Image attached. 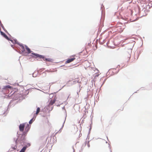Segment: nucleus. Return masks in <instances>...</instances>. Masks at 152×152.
<instances>
[{
  "instance_id": "nucleus-15",
  "label": "nucleus",
  "mask_w": 152,
  "mask_h": 152,
  "mask_svg": "<svg viewBox=\"0 0 152 152\" xmlns=\"http://www.w3.org/2000/svg\"><path fill=\"white\" fill-rule=\"evenodd\" d=\"M40 109L39 107H38L37 108V112H36V114H37L39 113L40 111Z\"/></svg>"
},
{
  "instance_id": "nucleus-14",
  "label": "nucleus",
  "mask_w": 152,
  "mask_h": 152,
  "mask_svg": "<svg viewBox=\"0 0 152 152\" xmlns=\"http://www.w3.org/2000/svg\"><path fill=\"white\" fill-rule=\"evenodd\" d=\"M26 147H23V148L21 150L20 152H25L26 150Z\"/></svg>"
},
{
  "instance_id": "nucleus-3",
  "label": "nucleus",
  "mask_w": 152,
  "mask_h": 152,
  "mask_svg": "<svg viewBox=\"0 0 152 152\" xmlns=\"http://www.w3.org/2000/svg\"><path fill=\"white\" fill-rule=\"evenodd\" d=\"M75 55H72L70 57V58L67 59L66 61L65 62L66 64L72 62L75 60L76 59Z\"/></svg>"
},
{
  "instance_id": "nucleus-6",
  "label": "nucleus",
  "mask_w": 152,
  "mask_h": 152,
  "mask_svg": "<svg viewBox=\"0 0 152 152\" xmlns=\"http://www.w3.org/2000/svg\"><path fill=\"white\" fill-rule=\"evenodd\" d=\"M21 140L20 141V143L22 144V143L25 142V137L23 135H22L21 137Z\"/></svg>"
},
{
  "instance_id": "nucleus-5",
  "label": "nucleus",
  "mask_w": 152,
  "mask_h": 152,
  "mask_svg": "<svg viewBox=\"0 0 152 152\" xmlns=\"http://www.w3.org/2000/svg\"><path fill=\"white\" fill-rule=\"evenodd\" d=\"M124 29V27L121 26H118L117 27V31L120 33L122 32L123 31Z\"/></svg>"
},
{
  "instance_id": "nucleus-2",
  "label": "nucleus",
  "mask_w": 152,
  "mask_h": 152,
  "mask_svg": "<svg viewBox=\"0 0 152 152\" xmlns=\"http://www.w3.org/2000/svg\"><path fill=\"white\" fill-rule=\"evenodd\" d=\"M8 88H9L11 91L12 89V87L10 86V85H7L4 87L3 88V92H5L6 91V94L9 93L10 90Z\"/></svg>"
},
{
  "instance_id": "nucleus-13",
  "label": "nucleus",
  "mask_w": 152,
  "mask_h": 152,
  "mask_svg": "<svg viewBox=\"0 0 152 152\" xmlns=\"http://www.w3.org/2000/svg\"><path fill=\"white\" fill-rule=\"evenodd\" d=\"M86 145L87 144L88 147L89 148L90 147V145L89 144V141H86L85 142Z\"/></svg>"
},
{
  "instance_id": "nucleus-12",
  "label": "nucleus",
  "mask_w": 152,
  "mask_h": 152,
  "mask_svg": "<svg viewBox=\"0 0 152 152\" xmlns=\"http://www.w3.org/2000/svg\"><path fill=\"white\" fill-rule=\"evenodd\" d=\"M30 128V127H29V125L28 124H27V126L26 127L25 130H26V131L27 132L29 130Z\"/></svg>"
},
{
  "instance_id": "nucleus-19",
  "label": "nucleus",
  "mask_w": 152,
  "mask_h": 152,
  "mask_svg": "<svg viewBox=\"0 0 152 152\" xmlns=\"http://www.w3.org/2000/svg\"><path fill=\"white\" fill-rule=\"evenodd\" d=\"M113 69H110V72L111 71H112V70H113Z\"/></svg>"
},
{
  "instance_id": "nucleus-18",
  "label": "nucleus",
  "mask_w": 152,
  "mask_h": 152,
  "mask_svg": "<svg viewBox=\"0 0 152 152\" xmlns=\"http://www.w3.org/2000/svg\"><path fill=\"white\" fill-rule=\"evenodd\" d=\"M99 75V74H97L96 75V76H95V77H98Z\"/></svg>"
},
{
  "instance_id": "nucleus-4",
  "label": "nucleus",
  "mask_w": 152,
  "mask_h": 152,
  "mask_svg": "<svg viewBox=\"0 0 152 152\" xmlns=\"http://www.w3.org/2000/svg\"><path fill=\"white\" fill-rule=\"evenodd\" d=\"M25 126V124H20L19 126V128L20 131L21 132H23L24 131Z\"/></svg>"
},
{
  "instance_id": "nucleus-8",
  "label": "nucleus",
  "mask_w": 152,
  "mask_h": 152,
  "mask_svg": "<svg viewBox=\"0 0 152 152\" xmlns=\"http://www.w3.org/2000/svg\"><path fill=\"white\" fill-rule=\"evenodd\" d=\"M19 45L20 46V49L21 50L22 52H24L25 51V50L24 46L23 45L20 44Z\"/></svg>"
},
{
  "instance_id": "nucleus-16",
  "label": "nucleus",
  "mask_w": 152,
  "mask_h": 152,
  "mask_svg": "<svg viewBox=\"0 0 152 152\" xmlns=\"http://www.w3.org/2000/svg\"><path fill=\"white\" fill-rule=\"evenodd\" d=\"M106 152H112V151L110 148H109V149L106 151Z\"/></svg>"
},
{
  "instance_id": "nucleus-17",
  "label": "nucleus",
  "mask_w": 152,
  "mask_h": 152,
  "mask_svg": "<svg viewBox=\"0 0 152 152\" xmlns=\"http://www.w3.org/2000/svg\"><path fill=\"white\" fill-rule=\"evenodd\" d=\"M33 122V119H31L29 122V124H31Z\"/></svg>"
},
{
  "instance_id": "nucleus-10",
  "label": "nucleus",
  "mask_w": 152,
  "mask_h": 152,
  "mask_svg": "<svg viewBox=\"0 0 152 152\" xmlns=\"http://www.w3.org/2000/svg\"><path fill=\"white\" fill-rule=\"evenodd\" d=\"M26 50L28 52V53H31V50L30 49L26 46Z\"/></svg>"
},
{
  "instance_id": "nucleus-1",
  "label": "nucleus",
  "mask_w": 152,
  "mask_h": 152,
  "mask_svg": "<svg viewBox=\"0 0 152 152\" xmlns=\"http://www.w3.org/2000/svg\"><path fill=\"white\" fill-rule=\"evenodd\" d=\"M35 56H33L35 58H42L44 61H51L52 60V59L50 58H45L44 56L39 54L37 53H32Z\"/></svg>"
},
{
  "instance_id": "nucleus-9",
  "label": "nucleus",
  "mask_w": 152,
  "mask_h": 152,
  "mask_svg": "<svg viewBox=\"0 0 152 152\" xmlns=\"http://www.w3.org/2000/svg\"><path fill=\"white\" fill-rule=\"evenodd\" d=\"M55 100H51L49 103V105H53L55 102Z\"/></svg>"
},
{
  "instance_id": "nucleus-11",
  "label": "nucleus",
  "mask_w": 152,
  "mask_h": 152,
  "mask_svg": "<svg viewBox=\"0 0 152 152\" xmlns=\"http://www.w3.org/2000/svg\"><path fill=\"white\" fill-rule=\"evenodd\" d=\"M25 145V146L24 147H25L26 149L27 148H28L30 146L31 144L30 143H27L26 145Z\"/></svg>"
},
{
  "instance_id": "nucleus-20",
  "label": "nucleus",
  "mask_w": 152,
  "mask_h": 152,
  "mask_svg": "<svg viewBox=\"0 0 152 152\" xmlns=\"http://www.w3.org/2000/svg\"><path fill=\"white\" fill-rule=\"evenodd\" d=\"M130 52H131H131H132V50H131V49H130Z\"/></svg>"
},
{
  "instance_id": "nucleus-7",
  "label": "nucleus",
  "mask_w": 152,
  "mask_h": 152,
  "mask_svg": "<svg viewBox=\"0 0 152 152\" xmlns=\"http://www.w3.org/2000/svg\"><path fill=\"white\" fill-rule=\"evenodd\" d=\"M0 32L1 34L6 39L9 40V38L7 36L4 32L0 31Z\"/></svg>"
}]
</instances>
